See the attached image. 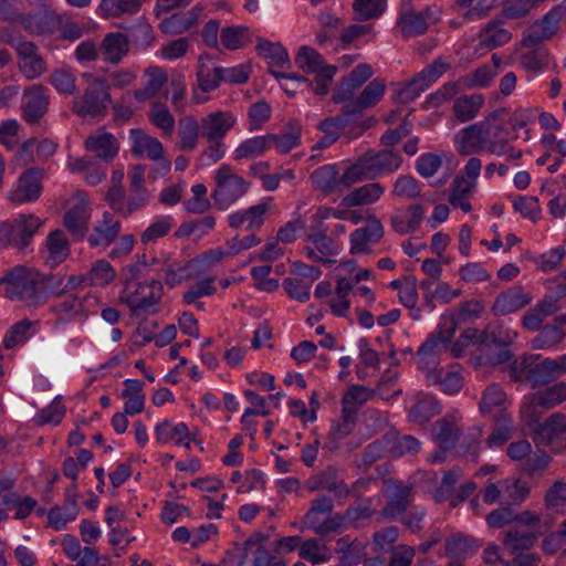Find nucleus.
Listing matches in <instances>:
<instances>
[{
	"label": "nucleus",
	"mask_w": 566,
	"mask_h": 566,
	"mask_svg": "<svg viewBox=\"0 0 566 566\" xmlns=\"http://www.w3.org/2000/svg\"><path fill=\"white\" fill-rule=\"evenodd\" d=\"M7 297L27 306H38L48 298V277L34 268L17 265L0 277Z\"/></svg>",
	"instance_id": "nucleus-1"
},
{
	"label": "nucleus",
	"mask_w": 566,
	"mask_h": 566,
	"mask_svg": "<svg viewBox=\"0 0 566 566\" xmlns=\"http://www.w3.org/2000/svg\"><path fill=\"white\" fill-rule=\"evenodd\" d=\"M517 338V332L502 323H491L484 331L469 328L464 331L458 342L452 346L453 356L462 355V347L469 343L480 344L485 347H495L499 353L492 357L494 364H504L512 358L511 346Z\"/></svg>",
	"instance_id": "nucleus-2"
},
{
	"label": "nucleus",
	"mask_w": 566,
	"mask_h": 566,
	"mask_svg": "<svg viewBox=\"0 0 566 566\" xmlns=\"http://www.w3.org/2000/svg\"><path fill=\"white\" fill-rule=\"evenodd\" d=\"M164 286L160 281H125L119 292V302L134 315H154L160 310Z\"/></svg>",
	"instance_id": "nucleus-3"
},
{
	"label": "nucleus",
	"mask_w": 566,
	"mask_h": 566,
	"mask_svg": "<svg viewBox=\"0 0 566 566\" xmlns=\"http://www.w3.org/2000/svg\"><path fill=\"white\" fill-rule=\"evenodd\" d=\"M295 64L304 73L314 75L313 81H308V86L317 95L328 93L333 83L337 67L327 64L321 53L311 46H301L295 55Z\"/></svg>",
	"instance_id": "nucleus-4"
},
{
	"label": "nucleus",
	"mask_w": 566,
	"mask_h": 566,
	"mask_svg": "<svg viewBox=\"0 0 566 566\" xmlns=\"http://www.w3.org/2000/svg\"><path fill=\"white\" fill-rule=\"evenodd\" d=\"M216 188L211 197L214 205L220 210H227L249 190L250 184L241 176L237 175L230 165H221L214 171Z\"/></svg>",
	"instance_id": "nucleus-5"
},
{
	"label": "nucleus",
	"mask_w": 566,
	"mask_h": 566,
	"mask_svg": "<svg viewBox=\"0 0 566 566\" xmlns=\"http://www.w3.org/2000/svg\"><path fill=\"white\" fill-rule=\"evenodd\" d=\"M566 400V381H558L545 389L524 396L521 406V420L524 426L535 424L541 412L538 408L551 409Z\"/></svg>",
	"instance_id": "nucleus-6"
},
{
	"label": "nucleus",
	"mask_w": 566,
	"mask_h": 566,
	"mask_svg": "<svg viewBox=\"0 0 566 566\" xmlns=\"http://www.w3.org/2000/svg\"><path fill=\"white\" fill-rule=\"evenodd\" d=\"M522 376L533 386L548 384L566 373V355L556 359L532 354L520 363Z\"/></svg>",
	"instance_id": "nucleus-7"
},
{
	"label": "nucleus",
	"mask_w": 566,
	"mask_h": 566,
	"mask_svg": "<svg viewBox=\"0 0 566 566\" xmlns=\"http://www.w3.org/2000/svg\"><path fill=\"white\" fill-rule=\"evenodd\" d=\"M99 304L101 300L94 292L74 293L60 297L53 305V312L60 322L69 323L96 314Z\"/></svg>",
	"instance_id": "nucleus-8"
},
{
	"label": "nucleus",
	"mask_w": 566,
	"mask_h": 566,
	"mask_svg": "<svg viewBox=\"0 0 566 566\" xmlns=\"http://www.w3.org/2000/svg\"><path fill=\"white\" fill-rule=\"evenodd\" d=\"M108 90L109 85L105 80L93 77L84 94L74 98V113L81 117L103 115L111 103Z\"/></svg>",
	"instance_id": "nucleus-9"
},
{
	"label": "nucleus",
	"mask_w": 566,
	"mask_h": 566,
	"mask_svg": "<svg viewBox=\"0 0 566 566\" xmlns=\"http://www.w3.org/2000/svg\"><path fill=\"white\" fill-rule=\"evenodd\" d=\"M0 42L14 45L18 54L19 69L28 80L38 78L43 74L45 63L32 42L18 41L14 43V39L8 30H0Z\"/></svg>",
	"instance_id": "nucleus-10"
},
{
	"label": "nucleus",
	"mask_w": 566,
	"mask_h": 566,
	"mask_svg": "<svg viewBox=\"0 0 566 566\" xmlns=\"http://www.w3.org/2000/svg\"><path fill=\"white\" fill-rule=\"evenodd\" d=\"M565 415L556 412L544 422L538 420L535 424L525 427L533 434L536 444L548 446L554 450H559L565 444Z\"/></svg>",
	"instance_id": "nucleus-11"
},
{
	"label": "nucleus",
	"mask_w": 566,
	"mask_h": 566,
	"mask_svg": "<svg viewBox=\"0 0 566 566\" xmlns=\"http://www.w3.org/2000/svg\"><path fill=\"white\" fill-rule=\"evenodd\" d=\"M448 69L449 64L441 60H436L412 77L406 86L398 92L400 99L402 102L413 101L438 81Z\"/></svg>",
	"instance_id": "nucleus-12"
},
{
	"label": "nucleus",
	"mask_w": 566,
	"mask_h": 566,
	"mask_svg": "<svg viewBox=\"0 0 566 566\" xmlns=\"http://www.w3.org/2000/svg\"><path fill=\"white\" fill-rule=\"evenodd\" d=\"M42 171L36 168L24 171L8 192V199L17 205L38 200L42 192Z\"/></svg>",
	"instance_id": "nucleus-13"
},
{
	"label": "nucleus",
	"mask_w": 566,
	"mask_h": 566,
	"mask_svg": "<svg viewBox=\"0 0 566 566\" xmlns=\"http://www.w3.org/2000/svg\"><path fill=\"white\" fill-rule=\"evenodd\" d=\"M238 124V116L232 111H214L200 120L201 136L206 140H221L234 128Z\"/></svg>",
	"instance_id": "nucleus-14"
},
{
	"label": "nucleus",
	"mask_w": 566,
	"mask_h": 566,
	"mask_svg": "<svg viewBox=\"0 0 566 566\" xmlns=\"http://www.w3.org/2000/svg\"><path fill=\"white\" fill-rule=\"evenodd\" d=\"M560 13L558 9H552L542 19L536 20L523 33L518 44L520 48H531L541 44L543 41L552 39L559 27Z\"/></svg>",
	"instance_id": "nucleus-15"
},
{
	"label": "nucleus",
	"mask_w": 566,
	"mask_h": 566,
	"mask_svg": "<svg viewBox=\"0 0 566 566\" xmlns=\"http://www.w3.org/2000/svg\"><path fill=\"white\" fill-rule=\"evenodd\" d=\"M150 266L163 275L164 282L169 287H175L182 282L193 277L191 270L192 261L181 262L169 255L163 258H154Z\"/></svg>",
	"instance_id": "nucleus-16"
},
{
	"label": "nucleus",
	"mask_w": 566,
	"mask_h": 566,
	"mask_svg": "<svg viewBox=\"0 0 566 566\" xmlns=\"http://www.w3.org/2000/svg\"><path fill=\"white\" fill-rule=\"evenodd\" d=\"M489 134V119L464 127L457 143L458 153L461 156H470L486 149Z\"/></svg>",
	"instance_id": "nucleus-17"
},
{
	"label": "nucleus",
	"mask_w": 566,
	"mask_h": 566,
	"mask_svg": "<svg viewBox=\"0 0 566 566\" xmlns=\"http://www.w3.org/2000/svg\"><path fill=\"white\" fill-rule=\"evenodd\" d=\"M90 218L88 198L85 192L76 191L64 216V224L72 234L83 237L87 232Z\"/></svg>",
	"instance_id": "nucleus-18"
},
{
	"label": "nucleus",
	"mask_w": 566,
	"mask_h": 566,
	"mask_svg": "<svg viewBox=\"0 0 566 566\" xmlns=\"http://www.w3.org/2000/svg\"><path fill=\"white\" fill-rule=\"evenodd\" d=\"M43 221L34 214H19L8 222L9 242L18 249L25 248L36 231L42 227Z\"/></svg>",
	"instance_id": "nucleus-19"
},
{
	"label": "nucleus",
	"mask_w": 566,
	"mask_h": 566,
	"mask_svg": "<svg viewBox=\"0 0 566 566\" xmlns=\"http://www.w3.org/2000/svg\"><path fill=\"white\" fill-rule=\"evenodd\" d=\"M197 83L191 88V103L195 105L203 104L210 99L209 94L216 91L221 78L218 67L210 69L203 62L202 57L199 60L198 70L196 73Z\"/></svg>",
	"instance_id": "nucleus-20"
},
{
	"label": "nucleus",
	"mask_w": 566,
	"mask_h": 566,
	"mask_svg": "<svg viewBox=\"0 0 566 566\" xmlns=\"http://www.w3.org/2000/svg\"><path fill=\"white\" fill-rule=\"evenodd\" d=\"M48 88L36 84L23 93L22 116L28 123L38 122L46 112L49 105Z\"/></svg>",
	"instance_id": "nucleus-21"
},
{
	"label": "nucleus",
	"mask_w": 566,
	"mask_h": 566,
	"mask_svg": "<svg viewBox=\"0 0 566 566\" xmlns=\"http://www.w3.org/2000/svg\"><path fill=\"white\" fill-rule=\"evenodd\" d=\"M269 198L266 201L260 202L248 209H239L228 214V223L231 228H244L245 230H254L262 227L264 217L270 210Z\"/></svg>",
	"instance_id": "nucleus-22"
},
{
	"label": "nucleus",
	"mask_w": 566,
	"mask_h": 566,
	"mask_svg": "<svg viewBox=\"0 0 566 566\" xmlns=\"http://www.w3.org/2000/svg\"><path fill=\"white\" fill-rule=\"evenodd\" d=\"M41 255L44 263L53 269L64 262L70 255V243L61 230L52 231L48 234L41 249Z\"/></svg>",
	"instance_id": "nucleus-23"
},
{
	"label": "nucleus",
	"mask_w": 566,
	"mask_h": 566,
	"mask_svg": "<svg viewBox=\"0 0 566 566\" xmlns=\"http://www.w3.org/2000/svg\"><path fill=\"white\" fill-rule=\"evenodd\" d=\"M532 302L530 293L522 286H513L500 293L492 305V313L495 316H503L520 311Z\"/></svg>",
	"instance_id": "nucleus-24"
},
{
	"label": "nucleus",
	"mask_w": 566,
	"mask_h": 566,
	"mask_svg": "<svg viewBox=\"0 0 566 566\" xmlns=\"http://www.w3.org/2000/svg\"><path fill=\"white\" fill-rule=\"evenodd\" d=\"M428 386L438 387L446 395H457L463 387V375L458 366L448 369L441 368L437 371H429L424 375Z\"/></svg>",
	"instance_id": "nucleus-25"
},
{
	"label": "nucleus",
	"mask_w": 566,
	"mask_h": 566,
	"mask_svg": "<svg viewBox=\"0 0 566 566\" xmlns=\"http://www.w3.org/2000/svg\"><path fill=\"white\" fill-rule=\"evenodd\" d=\"M128 140L130 150L136 157H146L148 159H158L164 154V147L160 140L150 136L140 128L129 130Z\"/></svg>",
	"instance_id": "nucleus-26"
},
{
	"label": "nucleus",
	"mask_w": 566,
	"mask_h": 566,
	"mask_svg": "<svg viewBox=\"0 0 566 566\" xmlns=\"http://www.w3.org/2000/svg\"><path fill=\"white\" fill-rule=\"evenodd\" d=\"M304 251L308 259L321 263H332L331 258L338 253L334 240L324 232L308 234Z\"/></svg>",
	"instance_id": "nucleus-27"
},
{
	"label": "nucleus",
	"mask_w": 566,
	"mask_h": 566,
	"mask_svg": "<svg viewBox=\"0 0 566 566\" xmlns=\"http://www.w3.org/2000/svg\"><path fill=\"white\" fill-rule=\"evenodd\" d=\"M120 222L109 212H104L102 219L97 220L93 227L87 241L91 247L106 248L112 244L120 232Z\"/></svg>",
	"instance_id": "nucleus-28"
},
{
	"label": "nucleus",
	"mask_w": 566,
	"mask_h": 566,
	"mask_svg": "<svg viewBox=\"0 0 566 566\" xmlns=\"http://www.w3.org/2000/svg\"><path fill=\"white\" fill-rule=\"evenodd\" d=\"M510 406V400L503 389L495 384L488 386L481 396L479 402L480 412L483 416H490L496 419L501 415H509L506 412Z\"/></svg>",
	"instance_id": "nucleus-29"
},
{
	"label": "nucleus",
	"mask_w": 566,
	"mask_h": 566,
	"mask_svg": "<svg viewBox=\"0 0 566 566\" xmlns=\"http://www.w3.org/2000/svg\"><path fill=\"white\" fill-rule=\"evenodd\" d=\"M370 176H381L397 170L401 165V157L392 150H370L363 155Z\"/></svg>",
	"instance_id": "nucleus-30"
},
{
	"label": "nucleus",
	"mask_w": 566,
	"mask_h": 566,
	"mask_svg": "<svg viewBox=\"0 0 566 566\" xmlns=\"http://www.w3.org/2000/svg\"><path fill=\"white\" fill-rule=\"evenodd\" d=\"M203 7L195 6L190 10L174 13L160 22V30L167 34H182L198 25Z\"/></svg>",
	"instance_id": "nucleus-31"
},
{
	"label": "nucleus",
	"mask_w": 566,
	"mask_h": 566,
	"mask_svg": "<svg viewBox=\"0 0 566 566\" xmlns=\"http://www.w3.org/2000/svg\"><path fill=\"white\" fill-rule=\"evenodd\" d=\"M373 74L374 71L369 64H358L339 82L333 99L337 103L347 101L357 88L373 76Z\"/></svg>",
	"instance_id": "nucleus-32"
},
{
	"label": "nucleus",
	"mask_w": 566,
	"mask_h": 566,
	"mask_svg": "<svg viewBox=\"0 0 566 566\" xmlns=\"http://www.w3.org/2000/svg\"><path fill=\"white\" fill-rule=\"evenodd\" d=\"M384 227L379 220L373 219L364 228L356 229L350 234V253L361 254L369 251V245L381 239Z\"/></svg>",
	"instance_id": "nucleus-33"
},
{
	"label": "nucleus",
	"mask_w": 566,
	"mask_h": 566,
	"mask_svg": "<svg viewBox=\"0 0 566 566\" xmlns=\"http://www.w3.org/2000/svg\"><path fill=\"white\" fill-rule=\"evenodd\" d=\"M85 149L94 153L99 159L109 161L119 150L118 140L114 135L105 130L91 134L85 140Z\"/></svg>",
	"instance_id": "nucleus-34"
},
{
	"label": "nucleus",
	"mask_w": 566,
	"mask_h": 566,
	"mask_svg": "<svg viewBox=\"0 0 566 566\" xmlns=\"http://www.w3.org/2000/svg\"><path fill=\"white\" fill-rule=\"evenodd\" d=\"M449 349L443 340L429 337L418 349V367L426 375L429 371H437L442 355Z\"/></svg>",
	"instance_id": "nucleus-35"
},
{
	"label": "nucleus",
	"mask_w": 566,
	"mask_h": 566,
	"mask_svg": "<svg viewBox=\"0 0 566 566\" xmlns=\"http://www.w3.org/2000/svg\"><path fill=\"white\" fill-rule=\"evenodd\" d=\"M385 191L386 188L379 182H369L345 195L342 205L348 208L374 205L380 200Z\"/></svg>",
	"instance_id": "nucleus-36"
},
{
	"label": "nucleus",
	"mask_w": 566,
	"mask_h": 566,
	"mask_svg": "<svg viewBox=\"0 0 566 566\" xmlns=\"http://www.w3.org/2000/svg\"><path fill=\"white\" fill-rule=\"evenodd\" d=\"M352 290V281H348L346 277L337 279L333 294L326 300V304L334 316L346 319L350 318V301L348 295Z\"/></svg>",
	"instance_id": "nucleus-37"
},
{
	"label": "nucleus",
	"mask_w": 566,
	"mask_h": 566,
	"mask_svg": "<svg viewBox=\"0 0 566 566\" xmlns=\"http://www.w3.org/2000/svg\"><path fill=\"white\" fill-rule=\"evenodd\" d=\"M189 431L190 428L186 422H174L165 419L154 428L155 442L159 446L181 443L184 439L189 438Z\"/></svg>",
	"instance_id": "nucleus-38"
},
{
	"label": "nucleus",
	"mask_w": 566,
	"mask_h": 566,
	"mask_svg": "<svg viewBox=\"0 0 566 566\" xmlns=\"http://www.w3.org/2000/svg\"><path fill=\"white\" fill-rule=\"evenodd\" d=\"M424 209L420 205H412L406 209L397 210L391 219V224L396 232L400 234L412 233L417 230L422 218Z\"/></svg>",
	"instance_id": "nucleus-39"
},
{
	"label": "nucleus",
	"mask_w": 566,
	"mask_h": 566,
	"mask_svg": "<svg viewBox=\"0 0 566 566\" xmlns=\"http://www.w3.org/2000/svg\"><path fill=\"white\" fill-rule=\"evenodd\" d=\"M66 166L72 172L83 174L85 182L90 186L98 185L106 177V168L88 158L69 156Z\"/></svg>",
	"instance_id": "nucleus-40"
},
{
	"label": "nucleus",
	"mask_w": 566,
	"mask_h": 566,
	"mask_svg": "<svg viewBox=\"0 0 566 566\" xmlns=\"http://www.w3.org/2000/svg\"><path fill=\"white\" fill-rule=\"evenodd\" d=\"M128 38L120 32L107 33L101 44L103 59L109 63H118L128 52Z\"/></svg>",
	"instance_id": "nucleus-41"
},
{
	"label": "nucleus",
	"mask_w": 566,
	"mask_h": 566,
	"mask_svg": "<svg viewBox=\"0 0 566 566\" xmlns=\"http://www.w3.org/2000/svg\"><path fill=\"white\" fill-rule=\"evenodd\" d=\"M116 269L106 259H98L85 272L87 285L91 287H106L115 282Z\"/></svg>",
	"instance_id": "nucleus-42"
},
{
	"label": "nucleus",
	"mask_w": 566,
	"mask_h": 566,
	"mask_svg": "<svg viewBox=\"0 0 566 566\" xmlns=\"http://www.w3.org/2000/svg\"><path fill=\"white\" fill-rule=\"evenodd\" d=\"M504 18L494 19L480 31V45L483 49L502 46L510 42L512 34L502 27Z\"/></svg>",
	"instance_id": "nucleus-43"
},
{
	"label": "nucleus",
	"mask_w": 566,
	"mask_h": 566,
	"mask_svg": "<svg viewBox=\"0 0 566 566\" xmlns=\"http://www.w3.org/2000/svg\"><path fill=\"white\" fill-rule=\"evenodd\" d=\"M434 21L431 10L427 9L423 12H405L399 19V24L403 36L410 38L426 32L429 22L433 23Z\"/></svg>",
	"instance_id": "nucleus-44"
},
{
	"label": "nucleus",
	"mask_w": 566,
	"mask_h": 566,
	"mask_svg": "<svg viewBox=\"0 0 566 566\" xmlns=\"http://www.w3.org/2000/svg\"><path fill=\"white\" fill-rule=\"evenodd\" d=\"M265 539L263 534L256 533L245 542V557L251 566H269L274 560V556L264 545Z\"/></svg>",
	"instance_id": "nucleus-45"
},
{
	"label": "nucleus",
	"mask_w": 566,
	"mask_h": 566,
	"mask_svg": "<svg viewBox=\"0 0 566 566\" xmlns=\"http://www.w3.org/2000/svg\"><path fill=\"white\" fill-rule=\"evenodd\" d=\"M270 149L269 137L259 135L242 140L233 150L232 159L241 161L243 159H254L262 156Z\"/></svg>",
	"instance_id": "nucleus-46"
},
{
	"label": "nucleus",
	"mask_w": 566,
	"mask_h": 566,
	"mask_svg": "<svg viewBox=\"0 0 566 566\" xmlns=\"http://www.w3.org/2000/svg\"><path fill=\"white\" fill-rule=\"evenodd\" d=\"M302 127L292 123L289 128L280 134H268L270 148L274 146L279 154H287L301 144Z\"/></svg>",
	"instance_id": "nucleus-47"
},
{
	"label": "nucleus",
	"mask_w": 566,
	"mask_h": 566,
	"mask_svg": "<svg viewBox=\"0 0 566 566\" xmlns=\"http://www.w3.org/2000/svg\"><path fill=\"white\" fill-rule=\"evenodd\" d=\"M311 181L313 186L323 191L324 193L339 192V172L335 165H324L311 175Z\"/></svg>",
	"instance_id": "nucleus-48"
},
{
	"label": "nucleus",
	"mask_w": 566,
	"mask_h": 566,
	"mask_svg": "<svg viewBox=\"0 0 566 566\" xmlns=\"http://www.w3.org/2000/svg\"><path fill=\"white\" fill-rule=\"evenodd\" d=\"M201 125L193 116H186L179 120L178 147L181 150H193L199 144Z\"/></svg>",
	"instance_id": "nucleus-49"
},
{
	"label": "nucleus",
	"mask_w": 566,
	"mask_h": 566,
	"mask_svg": "<svg viewBox=\"0 0 566 566\" xmlns=\"http://www.w3.org/2000/svg\"><path fill=\"white\" fill-rule=\"evenodd\" d=\"M340 566H355L367 554V544L361 541H352L349 536H344L337 541Z\"/></svg>",
	"instance_id": "nucleus-50"
},
{
	"label": "nucleus",
	"mask_w": 566,
	"mask_h": 566,
	"mask_svg": "<svg viewBox=\"0 0 566 566\" xmlns=\"http://www.w3.org/2000/svg\"><path fill=\"white\" fill-rule=\"evenodd\" d=\"M374 396V391L365 386H352L342 398V413L356 417L357 410Z\"/></svg>",
	"instance_id": "nucleus-51"
},
{
	"label": "nucleus",
	"mask_w": 566,
	"mask_h": 566,
	"mask_svg": "<svg viewBox=\"0 0 566 566\" xmlns=\"http://www.w3.org/2000/svg\"><path fill=\"white\" fill-rule=\"evenodd\" d=\"M441 410V407L438 400L429 395L422 394L416 405L409 411L410 421L422 424L427 422L430 418L438 415Z\"/></svg>",
	"instance_id": "nucleus-52"
},
{
	"label": "nucleus",
	"mask_w": 566,
	"mask_h": 566,
	"mask_svg": "<svg viewBox=\"0 0 566 566\" xmlns=\"http://www.w3.org/2000/svg\"><path fill=\"white\" fill-rule=\"evenodd\" d=\"M256 50L270 64L271 72L275 71V67L290 66L287 51L282 44L259 40Z\"/></svg>",
	"instance_id": "nucleus-53"
},
{
	"label": "nucleus",
	"mask_w": 566,
	"mask_h": 566,
	"mask_svg": "<svg viewBox=\"0 0 566 566\" xmlns=\"http://www.w3.org/2000/svg\"><path fill=\"white\" fill-rule=\"evenodd\" d=\"M534 46V49L518 54V63L526 72L537 74L546 69L549 54L544 46L539 44Z\"/></svg>",
	"instance_id": "nucleus-54"
},
{
	"label": "nucleus",
	"mask_w": 566,
	"mask_h": 566,
	"mask_svg": "<svg viewBox=\"0 0 566 566\" xmlns=\"http://www.w3.org/2000/svg\"><path fill=\"white\" fill-rule=\"evenodd\" d=\"M142 3L143 0H102L98 9L104 18H117L137 13Z\"/></svg>",
	"instance_id": "nucleus-55"
},
{
	"label": "nucleus",
	"mask_w": 566,
	"mask_h": 566,
	"mask_svg": "<svg viewBox=\"0 0 566 566\" xmlns=\"http://www.w3.org/2000/svg\"><path fill=\"white\" fill-rule=\"evenodd\" d=\"M298 555L314 566L327 563L332 558L329 548L317 538L304 541L300 547Z\"/></svg>",
	"instance_id": "nucleus-56"
},
{
	"label": "nucleus",
	"mask_w": 566,
	"mask_h": 566,
	"mask_svg": "<svg viewBox=\"0 0 566 566\" xmlns=\"http://www.w3.org/2000/svg\"><path fill=\"white\" fill-rule=\"evenodd\" d=\"M484 104V97L481 94L461 96L453 104V112L460 122L473 119Z\"/></svg>",
	"instance_id": "nucleus-57"
},
{
	"label": "nucleus",
	"mask_w": 566,
	"mask_h": 566,
	"mask_svg": "<svg viewBox=\"0 0 566 566\" xmlns=\"http://www.w3.org/2000/svg\"><path fill=\"white\" fill-rule=\"evenodd\" d=\"M355 427V417L349 415H342V420L332 424L328 441L326 447L329 450H337L342 448L343 441L349 437Z\"/></svg>",
	"instance_id": "nucleus-58"
},
{
	"label": "nucleus",
	"mask_w": 566,
	"mask_h": 566,
	"mask_svg": "<svg viewBox=\"0 0 566 566\" xmlns=\"http://www.w3.org/2000/svg\"><path fill=\"white\" fill-rule=\"evenodd\" d=\"M412 500L411 489L394 483L390 486L389 503L385 510L387 515L396 516L402 513Z\"/></svg>",
	"instance_id": "nucleus-59"
},
{
	"label": "nucleus",
	"mask_w": 566,
	"mask_h": 566,
	"mask_svg": "<svg viewBox=\"0 0 566 566\" xmlns=\"http://www.w3.org/2000/svg\"><path fill=\"white\" fill-rule=\"evenodd\" d=\"M494 421L495 427L486 440V444L491 449L509 441L514 431L513 419L510 415H501Z\"/></svg>",
	"instance_id": "nucleus-60"
},
{
	"label": "nucleus",
	"mask_w": 566,
	"mask_h": 566,
	"mask_svg": "<svg viewBox=\"0 0 566 566\" xmlns=\"http://www.w3.org/2000/svg\"><path fill=\"white\" fill-rule=\"evenodd\" d=\"M174 226L171 216L156 217L140 234V242L149 244L168 234Z\"/></svg>",
	"instance_id": "nucleus-61"
},
{
	"label": "nucleus",
	"mask_w": 566,
	"mask_h": 566,
	"mask_svg": "<svg viewBox=\"0 0 566 566\" xmlns=\"http://www.w3.org/2000/svg\"><path fill=\"white\" fill-rule=\"evenodd\" d=\"M564 332L555 326H545L542 332L535 336L532 342V348L534 349H559V344L564 339Z\"/></svg>",
	"instance_id": "nucleus-62"
},
{
	"label": "nucleus",
	"mask_w": 566,
	"mask_h": 566,
	"mask_svg": "<svg viewBox=\"0 0 566 566\" xmlns=\"http://www.w3.org/2000/svg\"><path fill=\"white\" fill-rule=\"evenodd\" d=\"M249 41V29L241 25L227 27L222 29L220 34V43L230 51L243 48Z\"/></svg>",
	"instance_id": "nucleus-63"
},
{
	"label": "nucleus",
	"mask_w": 566,
	"mask_h": 566,
	"mask_svg": "<svg viewBox=\"0 0 566 566\" xmlns=\"http://www.w3.org/2000/svg\"><path fill=\"white\" fill-rule=\"evenodd\" d=\"M371 177L366 163L359 157L354 164L347 166L342 174H339L340 190L350 188L353 185Z\"/></svg>",
	"instance_id": "nucleus-64"
}]
</instances>
